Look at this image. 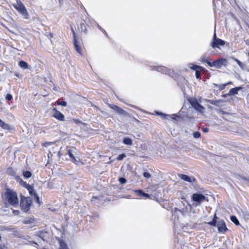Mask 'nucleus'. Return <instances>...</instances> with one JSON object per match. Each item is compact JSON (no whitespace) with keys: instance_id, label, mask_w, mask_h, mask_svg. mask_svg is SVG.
<instances>
[{"instance_id":"obj_38","label":"nucleus","mask_w":249,"mask_h":249,"mask_svg":"<svg viewBox=\"0 0 249 249\" xmlns=\"http://www.w3.org/2000/svg\"><path fill=\"white\" fill-rule=\"evenodd\" d=\"M12 96L10 94H7V95L6 96V99L7 100L10 101L12 99Z\"/></svg>"},{"instance_id":"obj_15","label":"nucleus","mask_w":249,"mask_h":249,"mask_svg":"<svg viewBox=\"0 0 249 249\" xmlns=\"http://www.w3.org/2000/svg\"><path fill=\"white\" fill-rule=\"evenodd\" d=\"M157 114H158L159 115H161L162 116V117L163 118H165L166 119H172L175 120L176 118L178 117L177 115L175 114H172V115H167V114H163L162 113H160L158 112H157Z\"/></svg>"},{"instance_id":"obj_10","label":"nucleus","mask_w":249,"mask_h":249,"mask_svg":"<svg viewBox=\"0 0 249 249\" xmlns=\"http://www.w3.org/2000/svg\"><path fill=\"white\" fill-rule=\"evenodd\" d=\"M53 116L56 119L60 121H63L64 120L65 117L62 113H61L59 111L56 110L55 108L53 109Z\"/></svg>"},{"instance_id":"obj_26","label":"nucleus","mask_w":249,"mask_h":249,"mask_svg":"<svg viewBox=\"0 0 249 249\" xmlns=\"http://www.w3.org/2000/svg\"><path fill=\"white\" fill-rule=\"evenodd\" d=\"M23 176L26 178H29L32 176V173L29 171H25L23 173Z\"/></svg>"},{"instance_id":"obj_8","label":"nucleus","mask_w":249,"mask_h":249,"mask_svg":"<svg viewBox=\"0 0 249 249\" xmlns=\"http://www.w3.org/2000/svg\"><path fill=\"white\" fill-rule=\"evenodd\" d=\"M216 227L219 233H224L228 230L226 227L225 222L223 220H220L218 221L216 224Z\"/></svg>"},{"instance_id":"obj_29","label":"nucleus","mask_w":249,"mask_h":249,"mask_svg":"<svg viewBox=\"0 0 249 249\" xmlns=\"http://www.w3.org/2000/svg\"><path fill=\"white\" fill-rule=\"evenodd\" d=\"M193 136L195 138L198 139L200 137V133L199 132H195L193 133Z\"/></svg>"},{"instance_id":"obj_31","label":"nucleus","mask_w":249,"mask_h":249,"mask_svg":"<svg viewBox=\"0 0 249 249\" xmlns=\"http://www.w3.org/2000/svg\"><path fill=\"white\" fill-rule=\"evenodd\" d=\"M200 61L202 62H206L207 63V62H210L209 61L207 60L206 58V55H203L201 56V58H200Z\"/></svg>"},{"instance_id":"obj_24","label":"nucleus","mask_w":249,"mask_h":249,"mask_svg":"<svg viewBox=\"0 0 249 249\" xmlns=\"http://www.w3.org/2000/svg\"><path fill=\"white\" fill-rule=\"evenodd\" d=\"M19 66L24 69H26L28 68V64L26 62L23 61H21L19 64Z\"/></svg>"},{"instance_id":"obj_42","label":"nucleus","mask_w":249,"mask_h":249,"mask_svg":"<svg viewBox=\"0 0 249 249\" xmlns=\"http://www.w3.org/2000/svg\"><path fill=\"white\" fill-rule=\"evenodd\" d=\"M20 183L22 185H23V186H24L27 183H25V182L23 181L22 180H20Z\"/></svg>"},{"instance_id":"obj_16","label":"nucleus","mask_w":249,"mask_h":249,"mask_svg":"<svg viewBox=\"0 0 249 249\" xmlns=\"http://www.w3.org/2000/svg\"><path fill=\"white\" fill-rule=\"evenodd\" d=\"M179 177L182 180L187 181L188 182H192L194 180V178H191L190 177L183 174L178 175Z\"/></svg>"},{"instance_id":"obj_51","label":"nucleus","mask_w":249,"mask_h":249,"mask_svg":"<svg viewBox=\"0 0 249 249\" xmlns=\"http://www.w3.org/2000/svg\"><path fill=\"white\" fill-rule=\"evenodd\" d=\"M36 245H37V246L38 245V244L37 243H35Z\"/></svg>"},{"instance_id":"obj_27","label":"nucleus","mask_w":249,"mask_h":249,"mask_svg":"<svg viewBox=\"0 0 249 249\" xmlns=\"http://www.w3.org/2000/svg\"><path fill=\"white\" fill-rule=\"evenodd\" d=\"M24 187L28 189L30 194H32V191L33 190V189L31 185L27 183Z\"/></svg>"},{"instance_id":"obj_5","label":"nucleus","mask_w":249,"mask_h":249,"mask_svg":"<svg viewBox=\"0 0 249 249\" xmlns=\"http://www.w3.org/2000/svg\"><path fill=\"white\" fill-rule=\"evenodd\" d=\"M192 198L194 202V205L197 206L199 205L201 202L205 200L208 201L206 197L201 194H194L192 196Z\"/></svg>"},{"instance_id":"obj_19","label":"nucleus","mask_w":249,"mask_h":249,"mask_svg":"<svg viewBox=\"0 0 249 249\" xmlns=\"http://www.w3.org/2000/svg\"><path fill=\"white\" fill-rule=\"evenodd\" d=\"M0 126L4 129L9 130L10 129V127L9 124L5 123L2 120L0 119Z\"/></svg>"},{"instance_id":"obj_46","label":"nucleus","mask_w":249,"mask_h":249,"mask_svg":"<svg viewBox=\"0 0 249 249\" xmlns=\"http://www.w3.org/2000/svg\"><path fill=\"white\" fill-rule=\"evenodd\" d=\"M50 182H49V183H48V187H49V188H51V186H50Z\"/></svg>"},{"instance_id":"obj_18","label":"nucleus","mask_w":249,"mask_h":249,"mask_svg":"<svg viewBox=\"0 0 249 249\" xmlns=\"http://www.w3.org/2000/svg\"><path fill=\"white\" fill-rule=\"evenodd\" d=\"M242 88L241 87H236L235 88L231 89L230 90L228 94L229 95H234L238 94V91L241 89Z\"/></svg>"},{"instance_id":"obj_45","label":"nucleus","mask_w":249,"mask_h":249,"mask_svg":"<svg viewBox=\"0 0 249 249\" xmlns=\"http://www.w3.org/2000/svg\"><path fill=\"white\" fill-rule=\"evenodd\" d=\"M228 95H229L228 94H228H224V95H223L222 96L223 97H224V98H225V97H227Z\"/></svg>"},{"instance_id":"obj_13","label":"nucleus","mask_w":249,"mask_h":249,"mask_svg":"<svg viewBox=\"0 0 249 249\" xmlns=\"http://www.w3.org/2000/svg\"><path fill=\"white\" fill-rule=\"evenodd\" d=\"M37 236L42 240V242H39V243L40 244L43 245L45 241L47 240L48 237V233L47 232L40 231Z\"/></svg>"},{"instance_id":"obj_43","label":"nucleus","mask_w":249,"mask_h":249,"mask_svg":"<svg viewBox=\"0 0 249 249\" xmlns=\"http://www.w3.org/2000/svg\"><path fill=\"white\" fill-rule=\"evenodd\" d=\"M217 219V217L216 216V214H215L213 216V220H214V221H215L216 222Z\"/></svg>"},{"instance_id":"obj_7","label":"nucleus","mask_w":249,"mask_h":249,"mask_svg":"<svg viewBox=\"0 0 249 249\" xmlns=\"http://www.w3.org/2000/svg\"><path fill=\"white\" fill-rule=\"evenodd\" d=\"M152 70H156L161 73L169 74L170 75L172 73V71L171 70L162 66H154Z\"/></svg>"},{"instance_id":"obj_11","label":"nucleus","mask_w":249,"mask_h":249,"mask_svg":"<svg viewBox=\"0 0 249 249\" xmlns=\"http://www.w3.org/2000/svg\"><path fill=\"white\" fill-rule=\"evenodd\" d=\"M108 106L115 111L119 115H125L126 112L123 109L120 108L119 107L114 105H108Z\"/></svg>"},{"instance_id":"obj_28","label":"nucleus","mask_w":249,"mask_h":249,"mask_svg":"<svg viewBox=\"0 0 249 249\" xmlns=\"http://www.w3.org/2000/svg\"><path fill=\"white\" fill-rule=\"evenodd\" d=\"M235 61L240 68L244 69V65L241 61L237 59H235Z\"/></svg>"},{"instance_id":"obj_34","label":"nucleus","mask_w":249,"mask_h":249,"mask_svg":"<svg viewBox=\"0 0 249 249\" xmlns=\"http://www.w3.org/2000/svg\"><path fill=\"white\" fill-rule=\"evenodd\" d=\"M208 224L213 226H216L217 224L216 222L213 220L212 221L209 222Z\"/></svg>"},{"instance_id":"obj_39","label":"nucleus","mask_w":249,"mask_h":249,"mask_svg":"<svg viewBox=\"0 0 249 249\" xmlns=\"http://www.w3.org/2000/svg\"><path fill=\"white\" fill-rule=\"evenodd\" d=\"M13 213L14 215H17L19 214V211L18 210H13Z\"/></svg>"},{"instance_id":"obj_33","label":"nucleus","mask_w":249,"mask_h":249,"mask_svg":"<svg viewBox=\"0 0 249 249\" xmlns=\"http://www.w3.org/2000/svg\"><path fill=\"white\" fill-rule=\"evenodd\" d=\"M196 76L197 79H198L200 77V72L198 70L196 71Z\"/></svg>"},{"instance_id":"obj_14","label":"nucleus","mask_w":249,"mask_h":249,"mask_svg":"<svg viewBox=\"0 0 249 249\" xmlns=\"http://www.w3.org/2000/svg\"><path fill=\"white\" fill-rule=\"evenodd\" d=\"M71 31L73 34V38H74V45L75 47V49L76 51L79 53L81 54L82 52V49L79 46L78 43L77 41L75 39V32L73 29V28L71 27Z\"/></svg>"},{"instance_id":"obj_37","label":"nucleus","mask_w":249,"mask_h":249,"mask_svg":"<svg viewBox=\"0 0 249 249\" xmlns=\"http://www.w3.org/2000/svg\"><path fill=\"white\" fill-rule=\"evenodd\" d=\"M143 176L146 178H149L151 177V175L148 172H144L143 173Z\"/></svg>"},{"instance_id":"obj_25","label":"nucleus","mask_w":249,"mask_h":249,"mask_svg":"<svg viewBox=\"0 0 249 249\" xmlns=\"http://www.w3.org/2000/svg\"><path fill=\"white\" fill-rule=\"evenodd\" d=\"M231 82H229L226 84H220L218 86L219 89L220 90H223L225 88L226 86H227L228 85L231 84Z\"/></svg>"},{"instance_id":"obj_44","label":"nucleus","mask_w":249,"mask_h":249,"mask_svg":"<svg viewBox=\"0 0 249 249\" xmlns=\"http://www.w3.org/2000/svg\"><path fill=\"white\" fill-rule=\"evenodd\" d=\"M208 130H209V129L208 128H204L203 129V131L204 132H208Z\"/></svg>"},{"instance_id":"obj_41","label":"nucleus","mask_w":249,"mask_h":249,"mask_svg":"<svg viewBox=\"0 0 249 249\" xmlns=\"http://www.w3.org/2000/svg\"><path fill=\"white\" fill-rule=\"evenodd\" d=\"M52 152L51 151H49V153H48V157L49 159H50V158H51L52 157Z\"/></svg>"},{"instance_id":"obj_48","label":"nucleus","mask_w":249,"mask_h":249,"mask_svg":"<svg viewBox=\"0 0 249 249\" xmlns=\"http://www.w3.org/2000/svg\"><path fill=\"white\" fill-rule=\"evenodd\" d=\"M58 156H60V152H58Z\"/></svg>"},{"instance_id":"obj_21","label":"nucleus","mask_w":249,"mask_h":249,"mask_svg":"<svg viewBox=\"0 0 249 249\" xmlns=\"http://www.w3.org/2000/svg\"><path fill=\"white\" fill-rule=\"evenodd\" d=\"M123 142L125 144L131 145L132 144L131 139L129 138H124L123 140Z\"/></svg>"},{"instance_id":"obj_36","label":"nucleus","mask_w":249,"mask_h":249,"mask_svg":"<svg viewBox=\"0 0 249 249\" xmlns=\"http://www.w3.org/2000/svg\"><path fill=\"white\" fill-rule=\"evenodd\" d=\"M57 104L64 107H66L67 106V102L66 101H62L61 102H58Z\"/></svg>"},{"instance_id":"obj_32","label":"nucleus","mask_w":249,"mask_h":249,"mask_svg":"<svg viewBox=\"0 0 249 249\" xmlns=\"http://www.w3.org/2000/svg\"><path fill=\"white\" fill-rule=\"evenodd\" d=\"M53 142H45L43 144V145L45 147H49L50 145L53 144Z\"/></svg>"},{"instance_id":"obj_3","label":"nucleus","mask_w":249,"mask_h":249,"mask_svg":"<svg viewBox=\"0 0 249 249\" xmlns=\"http://www.w3.org/2000/svg\"><path fill=\"white\" fill-rule=\"evenodd\" d=\"M225 44V42L224 40L216 37V33L214 31L210 46L213 49L217 48L220 49V47L224 46Z\"/></svg>"},{"instance_id":"obj_22","label":"nucleus","mask_w":249,"mask_h":249,"mask_svg":"<svg viewBox=\"0 0 249 249\" xmlns=\"http://www.w3.org/2000/svg\"><path fill=\"white\" fill-rule=\"evenodd\" d=\"M231 220L236 225H239V222L237 218L235 216H231L230 217Z\"/></svg>"},{"instance_id":"obj_47","label":"nucleus","mask_w":249,"mask_h":249,"mask_svg":"<svg viewBox=\"0 0 249 249\" xmlns=\"http://www.w3.org/2000/svg\"><path fill=\"white\" fill-rule=\"evenodd\" d=\"M37 202L39 203V198H38V197H37Z\"/></svg>"},{"instance_id":"obj_40","label":"nucleus","mask_w":249,"mask_h":249,"mask_svg":"<svg viewBox=\"0 0 249 249\" xmlns=\"http://www.w3.org/2000/svg\"><path fill=\"white\" fill-rule=\"evenodd\" d=\"M73 122L76 124H83V123H82V122H80L79 121H78V120H73Z\"/></svg>"},{"instance_id":"obj_4","label":"nucleus","mask_w":249,"mask_h":249,"mask_svg":"<svg viewBox=\"0 0 249 249\" xmlns=\"http://www.w3.org/2000/svg\"><path fill=\"white\" fill-rule=\"evenodd\" d=\"M227 60L225 58H220L214 61L213 62H207V64L211 67L220 69L222 66H225Z\"/></svg>"},{"instance_id":"obj_1","label":"nucleus","mask_w":249,"mask_h":249,"mask_svg":"<svg viewBox=\"0 0 249 249\" xmlns=\"http://www.w3.org/2000/svg\"><path fill=\"white\" fill-rule=\"evenodd\" d=\"M5 200L10 205L16 207L18 204L17 194L11 190H7L4 194Z\"/></svg>"},{"instance_id":"obj_49","label":"nucleus","mask_w":249,"mask_h":249,"mask_svg":"<svg viewBox=\"0 0 249 249\" xmlns=\"http://www.w3.org/2000/svg\"><path fill=\"white\" fill-rule=\"evenodd\" d=\"M0 249H3L1 247V246L0 245Z\"/></svg>"},{"instance_id":"obj_6","label":"nucleus","mask_w":249,"mask_h":249,"mask_svg":"<svg viewBox=\"0 0 249 249\" xmlns=\"http://www.w3.org/2000/svg\"><path fill=\"white\" fill-rule=\"evenodd\" d=\"M31 204V200L30 198H22L20 201V206L22 211L25 212L28 211Z\"/></svg>"},{"instance_id":"obj_9","label":"nucleus","mask_w":249,"mask_h":249,"mask_svg":"<svg viewBox=\"0 0 249 249\" xmlns=\"http://www.w3.org/2000/svg\"><path fill=\"white\" fill-rule=\"evenodd\" d=\"M190 103L194 108L198 111L202 112L204 110V107L195 99L190 100Z\"/></svg>"},{"instance_id":"obj_20","label":"nucleus","mask_w":249,"mask_h":249,"mask_svg":"<svg viewBox=\"0 0 249 249\" xmlns=\"http://www.w3.org/2000/svg\"><path fill=\"white\" fill-rule=\"evenodd\" d=\"M189 67L191 69H192V70H198V69H201V67L199 66H197V65H194L193 64H189Z\"/></svg>"},{"instance_id":"obj_23","label":"nucleus","mask_w":249,"mask_h":249,"mask_svg":"<svg viewBox=\"0 0 249 249\" xmlns=\"http://www.w3.org/2000/svg\"><path fill=\"white\" fill-rule=\"evenodd\" d=\"M60 245L59 249H68L66 244L63 241L59 240Z\"/></svg>"},{"instance_id":"obj_30","label":"nucleus","mask_w":249,"mask_h":249,"mask_svg":"<svg viewBox=\"0 0 249 249\" xmlns=\"http://www.w3.org/2000/svg\"><path fill=\"white\" fill-rule=\"evenodd\" d=\"M125 157H126V156L124 154H120L118 156L117 159L118 160H122Z\"/></svg>"},{"instance_id":"obj_50","label":"nucleus","mask_w":249,"mask_h":249,"mask_svg":"<svg viewBox=\"0 0 249 249\" xmlns=\"http://www.w3.org/2000/svg\"><path fill=\"white\" fill-rule=\"evenodd\" d=\"M247 98H248V99H249V94H248V96H247Z\"/></svg>"},{"instance_id":"obj_35","label":"nucleus","mask_w":249,"mask_h":249,"mask_svg":"<svg viewBox=\"0 0 249 249\" xmlns=\"http://www.w3.org/2000/svg\"><path fill=\"white\" fill-rule=\"evenodd\" d=\"M119 180L120 182L122 184L125 183L126 182V180L124 178H121Z\"/></svg>"},{"instance_id":"obj_17","label":"nucleus","mask_w":249,"mask_h":249,"mask_svg":"<svg viewBox=\"0 0 249 249\" xmlns=\"http://www.w3.org/2000/svg\"><path fill=\"white\" fill-rule=\"evenodd\" d=\"M133 191L139 196H142L146 198L150 197V196L148 194L143 192L141 190H135Z\"/></svg>"},{"instance_id":"obj_2","label":"nucleus","mask_w":249,"mask_h":249,"mask_svg":"<svg viewBox=\"0 0 249 249\" xmlns=\"http://www.w3.org/2000/svg\"><path fill=\"white\" fill-rule=\"evenodd\" d=\"M13 6L25 19L29 18L26 7L20 0H16V2L13 4Z\"/></svg>"},{"instance_id":"obj_12","label":"nucleus","mask_w":249,"mask_h":249,"mask_svg":"<svg viewBox=\"0 0 249 249\" xmlns=\"http://www.w3.org/2000/svg\"><path fill=\"white\" fill-rule=\"evenodd\" d=\"M75 150L76 149L74 148H72L71 149H69L67 150V154L71 158V160L74 163H76L78 162V160L73 156V153H75Z\"/></svg>"}]
</instances>
